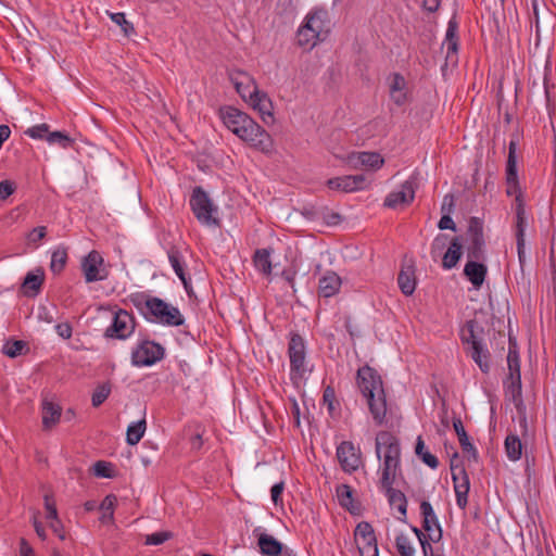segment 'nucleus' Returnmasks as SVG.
Listing matches in <instances>:
<instances>
[{
  "label": "nucleus",
  "mask_w": 556,
  "mask_h": 556,
  "mask_svg": "<svg viewBox=\"0 0 556 556\" xmlns=\"http://www.w3.org/2000/svg\"><path fill=\"white\" fill-rule=\"evenodd\" d=\"M224 125L251 148L267 153L273 148L269 134L247 113L233 106L219 110Z\"/></svg>",
  "instance_id": "1"
},
{
  "label": "nucleus",
  "mask_w": 556,
  "mask_h": 556,
  "mask_svg": "<svg viewBox=\"0 0 556 556\" xmlns=\"http://www.w3.org/2000/svg\"><path fill=\"white\" fill-rule=\"evenodd\" d=\"M129 301L150 323L169 327H179L185 323V317L178 307L157 296H152L146 292H136L129 296Z\"/></svg>",
  "instance_id": "2"
},
{
  "label": "nucleus",
  "mask_w": 556,
  "mask_h": 556,
  "mask_svg": "<svg viewBox=\"0 0 556 556\" xmlns=\"http://www.w3.org/2000/svg\"><path fill=\"white\" fill-rule=\"evenodd\" d=\"M356 382L361 393L366 399L374 421L381 426L387 414L386 393L381 377L374 368L365 365L357 370Z\"/></svg>",
  "instance_id": "3"
},
{
  "label": "nucleus",
  "mask_w": 556,
  "mask_h": 556,
  "mask_svg": "<svg viewBox=\"0 0 556 556\" xmlns=\"http://www.w3.org/2000/svg\"><path fill=\"white\" fill-rule=\"evenodd\" d=\"M377 458L382 463L381 478L388 480L401 475V446L399 439L389 431H379L375 440Z\"/></svg>",
  "instance_id": "4"
},
{
  "label": "nucleus",
  "mask_w": 556,
  "mask_h": 556,
  "mask_svg": "<svg viewBox=\"0 0 556 556\" xmlns=\"http://www.w3.org/2000/svg\"><path fill=\"white\" fill-rule=\"evenodd\" d=\"M483 327L476 319H470L460 329V340L464 345H467V354L480 370L488 374L490 371L491 354L483 344Z\"/></svg>",
  "instance_id": "5"
},
{
  "label": "nucleus",
  "mask_w": 556,
  "mask_h": 556,
  "mask_svg": "<svg viewBox=\"0 0 556 556\" xmlns=\"http://www.w3.org/2000/svg\"><path fill=\"white\" fill-rule=\"evenodd\" d=\"M327 24L328 12L323 9L314 10L306 16L305 23L298 30V43L302 47L313 48L327 35Z\"/></svg>",
  "instance_id": "6"
},
{
  "label": "nucleus",
  "mask_w": 556,
  "mask_h": 556,
  "mask_svg": "<svg viewBox=\"0 0 556 556\" xmlns=\"http://www.w3.org/2000/svg\"><path fill=\"white\" fill-rule=\"evenodd\" d=\"M288 355L290 359V378L296 383L304 378L306 372V346L303 338L299 333L291 336L288 344Z\"/></svg>",
  "instance_id": "7"
},
{
  "label": "nucleus",
  "mask_w": 556,
  "mask_h": 556,
  "mask_svg": "<svg viewBox=\"0 0 556 556\" xmlns=\"http://www.w3.org/2000/svg\"><path fill=\"white\" fill-rule=\"evenodd\" d=\"M191 210L197 219L203 225H217L218 220L213 217V213L217 211L208 194L202 187H195L190 198Z\"/></svg>",
  "instance_id": "8"
},
{
  "label": "nucleus",
  "mask_w": 556,
  "mask_h": 556,
  "mask_svg": "<svg viewBox=\"0 0 556 556\" xmlns=\"http://www.w3.org/2000/svg\"><path fill=\"white\" fill-rule=\"evenodd\" d=\"M165 349L154 341L143 340L131 352V363L134 366H152L163 359Z\"/></svg>",
  "instance_id": "9"
},
{
  "label": "nucleus",
  "mask_w": 556,
  "mask_h": 556,
  "mask_svg": "<svg viewBox=\"0 0 556 556\" xmlns=\"http://www.w3.org/2000/svg\"><path fill=\"white\" fill-rule=\"evenodd\" d=\"M468 261H482L485 257L483 225L478 217H471L468 225Z\"/></svg>",
  "instance_id": "10"
},
{
  "label": "nucleus",
  "mask_w": 556,
  "mask_h": 556,
  "mask_svg": "<svg viewBox=\"0 0 556 556\" xmlns=\"http://www.w3.org/2000/svg\"><path fill=\"white\" fill-rule=\"evenodd\" d=\"M81 271L88 283L105 280L109 277V270L104 266V260L96 250L89 252L81 260Z\"/></svg>",
  "instance_id": "11"
},
{
  "label": "nucleus",
  "mask_w": 556,
  "mask_h": 556,
  "mask_svg": "<svg viewBox=\"0 0 556 556\" xmlns=\"http://www.w3.org/2000/svg\"><path fill=\"white\" fill-rule=\"evenodd\" d=\"M354 539L361 556H379L376 534L369 522L362 521L356 526Z\"/></svg>",
  "instance_id": "12"
},
{
  "label": "nucleus",
  "mask_w": 556,
  "mask_h": 556,
  "mask_svg": "<svg viewBox=\"0 0 556 556\" xmlns=\"http://www.w3.org/2000/svg\"><path fill=\"white\" fill-rule=\"evenodd\" d=\"M135 330V319L131 314L125 309H118L114 313L112 325L105 330L106 338L125 340Z\"/></svg>",
  "instance_id": "13"
},
{
  "label": "nucleus",
  "mask_w": 556,
  "mask_h": 556,
  "mask_svg": "<svg viewBox=\"0 0 556 556\" xmlns=\"http://www.w3.org/2000/svg\"><path fill=\"white\" fill-rule=\"evenodd\" d=\"M396 478H390L388 480L380 479V488L384 492L389 505L391 507L396 508L399 516L397 520L401 522L407 521V498L406 495L395 488L393 484L395 483Z\"/></svg>",
  "instance_id": "14"
},
{
  "label": "nucleus",
  "mask_w": 556,
  "mask_h": 556,
  "mask_svg": "<svg viewBox=\"0 0 556 556\" xmlns=\"http://www.w3.org/2000/svg\"><path fill=\"white\" fill-rule=\"evenodd\" d=\"M416 184L413 179H408L401 185L400 190L389 193L383 205L389 208H399L409 205L415 199Z\"/></svg>",
  "instance_id": "15"
},
{
  "label": "nucleus",
  "mask_w": 556,
  "mask_h": 556,
  "mask_svg": "<svg viewBox=\"0 0 556 556\" xmlns=\"http://www.w3.org/2000/svg\"><path fill=\"white\" fill-rule=\"evenodd\" d=\"M337 457L341 468L345 472H353L358 469L362 458L359 451L350 441H343L337 447Z\"/></svg>",
  "instance_id": "16"
},
{
  "label": "nucleus",
  "mask_w": 556,
  "mask_h": 556,
  "mask_svg": "<svg viewBox=\"0 0 556 556\" xmlns=\"http://www.w3.org/2000/svg\"><path fill=\"white\" fill-rule=\"evenodd\" d=\"M420 514L422 516V529L428 532L429 539L437 543L442 539V528L432 505L428 501L420 503Z\"/></svg>",
  "instance_id": "17"
},
{
  "label": "nucleus",
  "mask_w": 556,
  "mask_h": 556,
  "mask_svg": "<svg viewBox=\"0 0 556 556\" xmlns=\"http://www.w3.org/2000/svg\"><path fill=\"white\" fill-rule=\"evenodd\" d=\"M517 143L518 138H514L509 142L508 157L506 163V193L513 195L519 191L518 172H517Z\"/></svg>",
  "instance_id": "18"
},
{
  "label": "nucleus",
  "mask_w": 556,
  "mask_h": 556,
  "mask_svg": "<svg viewBox=\"0 0 556 556\" xmlns=\"http://www.w3.org/2000/svg\"><path fill=\"white\" fill-rule=\"evenodd\" d=\"M348 163L354 169L377 170L382 167L384 160L378 152H353L348 156Z\"/></svg>",
  "instance_id": "19"
},
{
  "label": "nucleus",
  "mask_w": 556,
  "mask_h": 556,
  "mask_svg": "<svg viewBox=\"0 0 556 556\" xmlns=\"http://www.w3.org/2000/svg\"><path fill=\"white\" fill-rule=\"evenodd\" d=\"M452 480L454 483L456 504L459 508L464 509L468 503V492L470 489L469 477L465 468H458V471H456V467L453 466Z\"/></svg>",
  "instance_id": "20"
},
{
  "label": "nucleus",
  "mask_w": 556,
  "mask_h": 556,
  "mask_svg": "<svg viewBox=\"0 0 556 556\" xmlns=\"http://www.w3.org/2000/svg\"><path fill=\"white\" fill-rule=\"evenodd\" d=\"M237 92L249 103L254 98V92H260L254 79L244 72H238L230 77Z\"/></svg>",
  "instance_id": "21"
},
{
  "label": "nucleus",
  "mask_w": 556,
  "mask_h": 556,
  "mask_svg": "<svg viewBox=\"0 0 556 556\" xmlns=\"http://www.w3.org/2000/svg\"><path fill=\"white\" fill-rule=\"evenodd\" d=\"M513 195H516L515 198V213H516V220H515V237L516 241H522L526 240V229L528 226V218L526 214L525 208V202L522 199L521 190L517 191V193H514Z\"/></svg>",
  "instance_id": "22"
},
{
  "label": "nucleus",
  "mask_w": 556,
  "mask_h": 556,
  "mask_svg": "<svg viewBox=\"0 0 556 556\" xmlns=\"http://www.w3.org/2000/svg\"><path fill=\"white\" fill-rule=\"evenodd\" d=\"M249 104L260 113L265 124L274 122L273 102L266 92H254V98L249 101Z\"/></svg>",
  "instance_id": "23"
},
{
  "label": "nucleus",
  "mask_w": 556,
  "mask_h": 556,
  "mask_svg": "<svg viewBox=\"0 0 556 556\" xmlns=\"http://www.w3.org/2000/svg\"><path fill=\"white\" fill-rule=\"evenodd\" d=\"M505 396L513 401L517 412L526 409V405L522 400V383L521 378L506 377L504 380Z\"/></svg>",
  "instance_id": "24"
},
{
  "label": "nucleus",
  "mask_w": 556,
  "mask_h": 556,
  "mask_svg": "<svg viewBox=\"0 0 556 556\" xmlns=\"http://www.w3.org/2000/svg\"><path fill=\"white\" fill-rule=\"evenodd\" d=\"M486 274L488 267L480 261H468L464 267V275L476 289L483 285Z\"/></svg>",
  "instance_id": "25"
},
{
  "label": "nucleus",
  "mask_w": 556,
  "mask_h": 556,
  "mask_svg": "<svg viewBox=\"0 0 556 556\" xmlns=\"http://www.w3.org/2000/svg\"><path fill=\"white\" fill-rule=\"evenodd\" d=\"M463 256V241L460 237H454L450 241V247L442 257V267L444 269L454 268Z\"/></svg>",
  "instance_id": "26"
},
{
  "label": "nucleus",
  "mask_w": 556,
  "mask_h": 556,
  "mask_svg": "<svg viewBox=\"0 0 556 556\" xmlns=\"http://www.w3.org/2000/svg\"><path fill=\"white\" fill-rule=\"evenodd\" d=\"M341 287V278L334 271H327L319 279L318 293L320 296L330 298L337 294Z\"/></svg>",
  "instance_id": "27"
},
{
  "label": "nucleus",
  "mask_w": 556,
  "mask_h": 556,
  "mask_svg": "<svg viewBox=\"0 0 556 556\" xmlns=\"http://www.w3.org/2000/svg\"><path fill=\"white\" fill-rule=\"evenodd\" d=\"M167 255L175 274L181 280L185 289L188 291V288L190 286V278L187 276L185 271L186 266L180 251L176 247H172L168 250Z\"/></svg>",
  "instance_id": "28"
},
{
  "label": "nucleus",
  "mask_w": 556,
  "mask_h": 556,
  "mask_svg": "<svg viewBox=\"0 0 556 556\" xmlns=\"http://www.w3.org/2000/svg\"><path fill=\"white\" fill-rule=\"evenodd\" d=\"M453 428L458 437L460 447L464 453L469 454L473 460H477L478 453L473 444L470 442L469 437L464 428L460 417L453 418Z\"/></svg>",
  "instance_id": "29"
},
{
  "label": "nucleus",
  "mask_w": 556,
  "mask_h": 556,
  "mask_svg": "<svg viewBox=\"0 0 556 556\" xmlns=\"http://www.w3.org/2000/svg\"><path fill=\"white\" fill-rule=\"evenodd\" d=\"M399 288L405 295H412L416 289V277L414 266H405L397 276Z\"/></svg>",
  "instance_id": "30"
},
{
  "label": "nucleus",
  "mask_w": 556,
  "mask_h": 556,
  "mask_svg": "<svg viewBox=\"0 0 556 556\" xmlns=\"http://www.w3.org/2000/svg\"><path fill=\"white\" fill-rule=\"evenodd\" d=\"M458 23L455 17L451 18L447 24V29L445 34V39L443 42V47L446 48V58H450L452 54H456L458 51Z\"/></svg>",
  "instance_id": "31"
},
{
  "label": "nucleus",
  "mask_w": 556,
  "mask_h": 556,
  "mask_svg": "<svg viewBox=\"0 0 556 556\" xmlns=\"http://www.w3.org/2000/svg\"><path fill=\"white\" fill-rule=\"evenodd\" d=\"M45 274L42 269H37V274L30 271L26 275L23 281V289L26 295L35 296L39 293L43 283Z\"/></svg>",
  "instance_id": "32"
},
{
  "label": "nucleus",
  "mask_w": 556,
  "mask_h": 556,
  "mask_svg": "<svg viewBox=\"0 0 556 556\" xmlns=\"http://www.w3.org/2000/svg\"><path fill=\"white\" fill-rule=\"evenodd\" d=\"M406 81L405 78L400 74H394L392 77V81L390 85V97L392 101L401 106L406 102V92H405Z\"/></svg>",
  "instance_id": "33"
},
{
  "label": "nucleus",
  "mask_w": 556,
  "mask_h": 556,
  "mask_svg": "<svg viewBox=\"0 0 556 556\" xmlns=\"http://www.w3.org/2000/svg\"><path fill=\"white\" fill-rule=\"evenodd\" d=\"M261 553L265 556H278L282 553V544L273 535L262 533L258 536Z\"/></svg>",
  "instance_id": "34"
},
{
  "label": "nucleus",
  "mask_w": 556,
  "mask_h": 556,
  "mask_svg": "<svg viewBox=\"0 0 556 556\" xmlns=\"http://www.w3.org/2000/svg\"><path fill=\"white\" fill-rule=\"evenodd\" d=\"M507 367V377L521 378L519 352L516 342H513L511 339H509Z\"/></svg>",
  "instance_id": "35"
},
{
  "label": "nucleus",
  "mask_w": 556,
  "mask_h": 556,
  "mask_svg": "<svg viewBox=\"0 0 556 556\" xmlns=\"http://www.w3.org/2000/svg\"><path fill=\"white\" fill-rule=\"evenodd\" d=\"M253 263L255 268L265 276L271 274V260L270 251L268 249H258L255 251L253 256Z\"/></svg>",
  "instance_id": "36"
},
{
  "label": "nucleus",
  "mask_w": 556,
  "mask_h": 556,
  "mask_svg": "<svg viewBox=\"0 0 556 556\" xmlns=\"http://www.w3.org/2000/svg\"><path fill=\"white\" fill-rule=\"evenodd\" d=\"M505 452L511 462H517L522 455V443L517 434H508L505 439Z\"/></svg>",
  "instance_id": "37"
},
{
  "label": "nucleus",
  "mask_w": 556,
  "mask_h": 556,
  "mask_svg": "<svg viewBox=\"0 0 556 556\" xmlns=\"http://www.w3.org/2000/svg\"><path fill=\"white\" fill-rule=\"evenodd\" d=\"M61 416V408L51 403V402H43L42 404V424L46 428H50L51 426L55 425Z\"/></svg>",
  "instance_id": "38"
},
{
  "label": "nucleus",
  "mask_w": 556,
  "mask_h": 556,
  "mask_svg": "<svg viewBox=\"0 0 556 556\" xmlns=\"http://www.w3.org/2000/svg\"><path fill=\"white\" fill-rule=\"evenodd\" d=\"M146 428H147V424H146L144 418L137 422L130 424L128 426L127 432H126L127 444H129V445L138 444L146 432Z\"/></svg>",
  "instance_id": "39"
},
{
  "label": "nucleus",
  "mask_w": 556,
  "mask_h": 556,
  "mask_svg": "<svg viewBox=\"0 0 556 556\" xmlns=\"http://www.w3.org/2000/svg\"><path fill=\"white\" fill-rule=\"evenodd\" d=\"M415 453L427 466L432 469L438 468L439 459L425 448V442L421 435L417 438Z\"/></svg>",
  "instance_id": "40"
},
{
  "label": "nucleus",
  "mask_w": 556,
  "mask_h": 556,
  "mask_svg": "<svg viewBox=\"0 0 556 556\" xmlns=\"http://www.w3.org/2000/svg\"><path fill=\"white\" fill-rule=\"evenodd\" d=\"M67 262V251L63 247H59L56 250L53 251L51 255V263H50V269L54 274H60Z\"/></svg>",
  "instance_id": "41"
},
{
  "label": "nucleus",
  "mask_w": 556,
  "mask_h": 556,
  "mask_svg": "<svg viewBox=\"0 0 556 556\" xmlns=\"http://www.w3.org/2000/svg\"><path fill=\"white\" fill-rule=\"evenodd\" d=\"M352 184H353V180H351L350 175L330 178L327 181V186L329 189L340 190V191H344V192H354L355 191Z\"/></svg>",
  "instance_id": "42"
},
{
  "label": "nucleus",
  "mask_w": 556,
  "mask_h": 556,
  "mask_svg": "<svg viewBox=\"0 0 556 556\" xmlns=\"http://www.w3.org/2000/svg\"><path fill=\"white\" fill-rule=\"evenodd\" d=\"M116 502H117V498L113 494L106 495L104 497V500L102 501V503L100 505V509L103 511L102 517H101L102 522L113 520L114 508H115Z\"/></svg>",
  "instance_id": "43"
},
{
  "label": "nucleus",
  "mask_w": 556,
  "mask_h": 556,
  "mask_svg": "<svg viewBox=\"0 0 556 556\" xmlns=\"http://www.w3.org/2000/svg\"><path fill=\"white\" fill-rule=\"evenodd\" d=\"M111 394V384L102 383L92 393L91 402L93 407H99Z\"/></svg>",
  "instance_id": "44"
},
{
  "label": "nucleus",
  "mask_w": 556,
  "mask_h": 556,
  "mask_svg": "<svg viewBox=\"0 0 556 556\" xmlns=\"http://www.w3.org/2000/svg\"><path fill=\"white\" fill-rule=\"evenodd\" d=\"M395 546L401 556H415V548L405 534L400 533L396 536Z\"/></svg>",
  "instance_id": "45"
},
{
  "label": "nucleus",
  "mask_w": 556,
  "mask_h": 556,
  "mask_svg": "<svg viewBox=\"0 0 556 556\" xmlns=\"http://www.w3.org/2000/svg\"><path fill=\"white\" fill-rule=\"evenodd\" d=\"M337 496L341 506L351 509L353 497L352 489L348 484H341L337 488Z\"/></svg>",
  "instance_id": "46"
},
{
  "label": "nucleus",
  "mask_w": 556,
  "mask_h": 556,
  "mask_svg": "<svg viewBox=\"0 0 556 556\" xmlns=\"http://www.w3.org/2000/svg\"><path fill=\"white\" fill-rule=\"evenodd\" d=\"M174 538V533L172 531H161L146 535L144 544L146 545H161L168 540Z\"/></svg>",
  "instance_id": "47"
},
{
  "label": "nucleus",
  "mask_w": 556,
  "mask_h": 556,
  "mask_svg": "<svg viewBox=\"0 0 556 556\" xmlns=\"http://www.w3.org/2000/svg\"><path fill=\"white\" fill-rule=\"evenodd\" d=\"M110 17L114 23H116L117 25H119L122 27V30L125 36H130L131 34L135 33V27H134L132 23H130L126 20L124 13H122V12L110 13Z\"/></svg>",
  "instance_id": "48"
},
{
  "label": "nucleus",
  "mask_w": 556,
  "mask_h": 556,
  "mask_svg": "<svg viewBox=\"0 0 556 556\" xmlns=\"http://www.w3.org/2000/svg\"><path fill=\"white\" fill-rule=\"evenodd\" d=\"M49 143H58L62 148H68L73 143V140L63 131H52L46 137Z\"/></svg>",
  "instance_id": "49"
},
{
  "label": "nucleus",
  "mask_w": 556,
  "mask_h": 556,
  "mask_svg": "<svg viewBox=\"0 0 556 556\" xmlns=\"http://www.w3.org/2000/svg\"><path fill=\"white\" fill-rule=\"evenodd\" d=\"M25 134L34 139H43L49 134V126L47 124H39L28 128Z\"/></svg>",
  "instance_id": "50"
},
{
  "label": "nucleus",
  "mask_w": 556,
  "mask_h": 556,
  "mask_svg": "<svg viewBox=\"0 0 556 556\" xmlns=\"http://www.w3.org/2000/svg\"><path fill=\"white\" fill-rule=\"evenodd\" d=\"M446 243H447L446 235H438L433 239L432 244H431V251H430L433 258H435L437 256H439L441 254V252L445 248Z\"/></svg>",
  "instance_id": "51"
},
{
  "label": "nucleus",
  "mask_w": 556,
  "mask_h": 556,
  "mask_svg": "<svg viewBox=\"0 0 556 556\" xmlns=\"http://www.w3.org/2000/svg\"><path fill=\"white\" fill-rule=\"evenodd\" d=\"M25 348V342L23 341H14L11 344H7L3 348V353L9 357H16L22 354V351Z\"/></svg>",
  "instance_id": "52"
},
{
  "label": "nucleus",
  "mask_w": 556,
  "mask_h": 556,
  "mask_svg": "<svg viewBox=\"0 0 556 556\" xmlns=\"http://www.w3.org/2000/svg\"><path fill=\"white\" fill-rule=\"evenodd\" d=\"M45 507L47 510V519H55L58 517V510L52 495H45Z\"/></svg>",
  "instance_id": "53"
},
{
  "label": "nucleus",
  "mask_w": 556,
  "mask_h": 556,
  "mask_svg": "<svg viewBox=\"0 0 556 556\" xmlns=\"http://www.w3.org/2000/svg\"><path fill=\"white\" fill-rule=\"evenodd\" d=\"M47 235V228L45 226H38L34 228L28 235L27 239L29 243L36 244L40 240H42Z\"/></svg>",
  "instance_id": "54"
},
{
  "label": "nucleus",
  "mask_w": 556,
  "mask_h": 556,
  "mask_svg": "<svg viewBox=\"0 0 556 556\" xmlns=\"http://www.w3.org/2000/svg\"><path fill=\"white\" fill-rule=\"evenodd\" d=\"M94 473L98 476V477H102V478H111L112 475H111V468H110V464L103 462V460H99L94 464Z\"/></svg>",
  "instance_id": "55"
},
{
  "label": "nucleus",
  "mask_w": 556,
  "mask_h": 556,
  "mask_svg": "<svg viewBox=\"0 0 556 556\" xmlns=\"http://www.w3.org/2000/svg\"><path fill=\"white\" fill-rule=\"evenodd\" d=\"M323 401L325 404H327L329 412H332L334 409L333 404L336 402V392L332 387H327L324 390Z\"/></svg>",
  "instance_id": "56"
},
{
  "label": "nucleus",
  "mask_w": 556,
  "mask_h": 556,
  "mask_svg": "<svg viewBox=\"0 0 556 556\" xmlns=\"http://www.w3.org/2000/svg\"><path fill=\"white\" fill-rule=\"evenodd\" d=\"M283 489L285 483L282 481L271 486L270 495L275 505L282 504L281 494L283 492Z\"/></svg>",
  "instance_id": "57"
},
{
  "label": "nucleus",
  "mask_w": 556,
  "mask_h": 556,
  "mask_svg": "<svg viewBox=\"0 0 556 556\" xmlns=\"http://www.w3.org/2000/svg\"><path fill=\"white\" fill-rule=\"evenodd\" d=\"M15 190V186L10 180H2L0 182V200H5L10 197Z\"/></svg>",
  "instance_id": "58"
},
{
  "label": "nucleus",
  "mask_w": 556,
  "mask_h": 556,
  "mask_svg": "<svg viewBox=\"0 0 556 556\" xmlns=\"http://www.w3.org/2000/svg\"><path fill=\"white\" fill-rule=\"evenodd\" d=\"M438 227L441 230H445V229H450V230H453V231L456 230V225H455L454 220L452 219L450 214H445V213H443V216L439 220Z\"/></svg>",
  "instance_id": "59"
},
{
  "label": "nucleus",
  "mask_w": 556,
  "mask_h": 556,
  "mask_svg": "<svg viewBox=\"0 0 556 556\" xmlns=\"http://www.w3.org/2000/svg\"><path fill=\"white\" fill-rule=\"evenodd\" d=\"M454 208V195L453 194H446L443 198V203L441 206V212L445 214H451Z\"/></svg>",
  "instance_id": "60"
},
{
  "label": "nucleus",
  "mask_w": 556,
  "mask_h": 556,
  "mask_svg": "<svg viewBox=\"0 0 556 556\" xmlns=\"http://www.w3.org/2000/svg\"><path fill=\"white\" fill-rule=\"evenodd\" d=\"M49 520H50V528L52 529V531L61 540H65V533L63 531V526H62L61 521L59 520V518L56 517L55 519H49Z\"/></svg>",
  "instance_id": "61"
},
{
  "label": "nucleus",
  "mask_w": 556,
  "mask_h": 556,
  "mask_svg": "<svg viewBox=\"0 0 556 556\" xmlns=\"http://www.w3.org/2000/svg\"><path fill=\"white\" fill-rule=\"evenodd\" d=\"M56 332L60 337L64 339H70L72 337V327L70 324H59L55 326Z\"/></svg>",
  "instance_id": "62"
},
{
  "label": "nucleus",
  "mask_w": 556,
  "mask_h": 556,
  "mask_svg": "<svg viewBox=\"0 0 556 556\" xmlns=\"http://www.w3.org/2000/svg\"><path fill=\"white\" fill-rule=\"evenodd\" d=\"M350 177H351V180H353L352 185H353L355 191L361 190L365 187L366 177L364 175H350Z\"/></svg>",
  "instance_id": "63"
},
{
  "label": "nucleus",
  "mask_w": 556,
  "mask_h": 556,
  "mask_svg": "<svg viewBox=\"0 0 556 556\" xmlns=\"http://www.w3.org/2000/svg\"><path fill=\"white\" fill-rule=\"evenodd\" d=\"M34 548L28 544L25 539H21L20 541V554L21 556H33Z\"/></svg>",
  "instance_id": "64"
}]
</instances>
